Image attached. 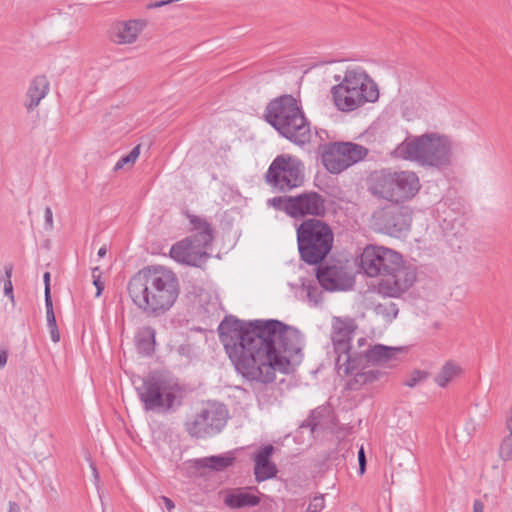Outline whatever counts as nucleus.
Listing matches in <instances>:
<instances>
[{
    "label": "nucleus",
    "instance_id": "obj_7",
    "mask_svg": "<svg viewBox=\"0 0 512 512\" xmlns=\"http://www.w3.org/2000/svg\"><path fill=\"white\" fill-rule=\"evenodd\" d=\"M421 188L420 180L413 171L383 169L370 175L368 191L376 198L394 204L413 199Z\"/></svg>",
    "mask_w": 512,
    "mask_h": 512
},
{
    "label": "nucleus",
    "instance_id": "obj_37",
    "mask_svg": "<svg viewBox=\"0 0 512 512\" xmlns=\"http://www.w3.org/2000/svg\"><path fill=\"white\" fill-rule=\"evenodd\" d=\"M473 512H484V504L480 500H475L473 503Z\"/></svg>",
    "mask_w": 512,
    "mask_h": 512
},
{
    "label": "nucleus",
    "instance_id": "obj_27",
    "mask_svg": "<svg viewBox=\"0 0 512 512\" xmlns=\"http://www.w3.org/2000/svg\"><path fill=\"white\" fill-rule=\"evenodd\" d=\"M374 311L386 321H392L398 314V308L393 302L380 303L375 306Z\"/></svg>",
    "mask_w": 512,
    "mask_h": 512
},
{
    "label": "nucleus",
    "instance_id": "obj_21",
    "mask_svg": "<svg viewBox=\"0 0 512 512\" xmlns=\"http://www.w3.org/2000/svg\"><path fill=\"white\" fill-rule=\"evenodd\" d=\"M462 374L461 366L453 360L444 363L434 378L436 384L445 388L452 380Z\"/></svg>",
    "mask_w": 512,
    "mask_h": 512
},
{
    "label": "nucleus",
    "instance_id": "obj_15",
    "mask_svg": "<svg viewBox=\"0 0 512 512\" xmlns=\"http://www.w3.org/2000/svg\"><path fill=\"white\" fill-rule=\"evenodd\" d=\"M266 182L280 191H289L304 182V166L294 156L283 154L277 156L266 173Z\"/></svg>",
    "mask_w": 512,
    "mask_h": 512
},
{
    "label": "nucleus",
    "instance_id": "obj_3",
    "mask_svg": "<svg viewBox=\"0 0 512 512\" xmlns=\"http://www.w3.org/2000/svg\"><path fill=\"white\" fill-rule=\"evenodd\" d=\"M133 303L146 315L158 317L169 311L179 293L176 274L163 266L150 267L135 275L128 283Z\"/></svg>",
    "mask_w": 512,
    "mask_h": 512
},
{
    "label": "nucleus",
    "instance_id": "obj_42",
    "mask_svg": "<svg viewBox=\"0 0 512 512\" xmlns=\"http://www.w3.org/2000/svg\"><path fill=\"white\" fill-rule=\"evenodd\" d=\"M93 472L95 473V475L97 476V471L95 468H93Z\"/></svg>",
    "mask_w": 512,
    "mask_h": 512
},
{
    "label": "nucleus",
    "instance_id": "obj_13",
    "mask_svg": "<svg viewBox=\"0 0 512 512\" xmlns=\"http://www.w3.org/2000/svg\"><path fill=\"white\" fill-rule=\"evenodd\" d=\"M273 208L292 218L322 217L326 212V199L315 191H305L295 196H279L268 200Z\"/></svg>",
    "mask_w": 512,
    "mask_h": 512
},
{
    "label": "nucleus",
    "instance_id": "obj_8",
    "mask_svg": "<svg viewBox=\"0 0 512 512\" xmlns=\"http://www.w3.org/2000/svg\"><path fill=\"white\" fill-rule=\"evenodd\" d=\"M188 218L194 233L174 244L170 256L179 263L200 266L209 257L207 250L213 241V229L205 218L195 215Z\"/></svg>",
    "mask_w": 512,
    "mask_h": 512
},
{
    "label": "nucleus",
    "instance_id": "obj_16",
    "mask_svg": "<svg viewBox=\"0 0 512 512\" xmlns=\"http://www.w3.org/2000/svg\"><path fill=\"white\" fill-rule=\"evenodd\" d=\"M144 27L145 23L138 20L117 22L111 27L110 38L116 44H131L136 41Z\"/></svg>",
    "mask_w": 512,
    "mask_h": 512
},
{
    "label": "nucleus",
    "instance_id": "obj_10",
    "mask_svg": "<svg viewBox=\"0 0 512 512\" xmlns=\"http://www.w3.org/2000/svg\"><path fill=\"white\" fill-rule=\"evenodd\" d=\"M401 351L399 348L375 345L372 348L357 350L354 354L355 361L351 362L349 375H354L348 382L350 389L356 390L359 387L372 383L378 379L379 372L371 366L380 365L391 367L397 360L396 355Z\"/></svg>",
    "mask_w": 512,
    "mask_h": 512
},
{
    "label": "nucleus",
    "instance_id": "obj_38",
    "mask_svg": "<svg viewBox=\"0 0 512 512\" xmlns=\"http://www.w3.org/2000/svg\"><path fill=\"white\" fill-rule=\"evenodd\" d=\"M161 499H162V501L164 502V504H165L166 508H167L169 511H171L172 509H174L175 505H174L173 501H172L170 498H168V497H166V496H162V497H161Z\"/></svg>",
    "mask_w": 512,
    "mask_h": 512
},
{
    "label": "nucleus",
    "instance_id": "obj_26",
    "mask_svg": "<svg viewBox=\"0 0 512 512\" xmlns=\"http://www.w3.org/2000/svg\"><path fill=\"white\" fill-rule=\"evenodd\" d=\"M46 307V318H47V326L49 328L50 336L53 342L57 343L60 340V333L58 331L56 318L53 310V303L51 296L47 297V301H45Z\"/></svg>",
    "mask_w": 512,
    "mask_h": 512
},
{
    "label": "nucleus",
    "instance_id": "obj_28",
    "mask_svg": "<svg viewBox=\"0 0 512 512\" xmlns=\"http://www.w3.org/2000/svg\"><path fill=\"white\" fill-rule=\"evenodd\" d=\"M139 155H140V145H137L129 152V154L121 157L118 160V162L114 166V170L115 171L120 170V169L124 168L125 166H130V167L133 166L134 163L136 162L137 158L139 157Z\"/></svg>",
    "mask_w": 512,
    "mask_h": 512
},
{
    "label": "nucleus",
    "instance_id": "obj_2",
    "mask_svg": "<svg viewBox=\"0 0 512 512\" xmlns=\"http://www.w3.org/2000/svg\"><path fill=\"white\" fill-rule=\"evenodd\" d=\"M360 268L366 276L379 278L376 289L384 297H400L417 278L415 268L406 264L400 253L384 246H366L360 256Z\"/></svg>",
    "mask_w": 512,
    "mask_h": 512
},
{
    "label": "nucleus",
    "instance_id": "obj_24",
    "mask_svg": "<svg viewBox=\"0 0 512 512\" xmlns=\"http://www.w3.org/2000/svg\"><path fill=\"white\" fill-rule=\"evenodd\" d=\"M185 430L190 436L196 438H205L210 436L207 422H205V416L202 413V410L194 415L191 419L186 421Z\"/></svg>",
    "mask_w": 512,
    "mask_h": 512
},
{
    "label": "nucleus",
    "instance_id": "obj_29",
    "mask_svg": "<svg viewBox=\"0 0 512 512\" xmlns=\"http://www.w3.org/2000/svg\"><path fill=\"white\" fill-rule=\"evenodd\" d=\"M428 378V373L425 371L415 370L404 381V385L413 388Z\"/></svg>",
    "mask_w": 512,
    "mask_h": 512
},
{
    "label": "nucleus",
    "instance_id": "obj_39",
    "mask_svg": "<svg viewBox=\"0 0 512 512\" xmlns=\"http://www.w3.org/2000/svg\"><path fill=\"white\" fill-rule=\"evenodd\" d=\"M7 363V353L6 351L0 350V367L5 366Z\"/></svg>",
    "mask_w": 512,
    "mask_h": 512
},
{
    "label": "nucleus",
    "instance_id": "obj_23",
    "mask_svg": "<svg viewBox=\"0 0 512 512\" xmlns=\"http://www.w3.org/2000/svg\"><path fill=\"white\" fill-rule=\"evenodd\" d=\"M317 279L326 290L333 291L341 288L340 271L336 267H326L319 270Z\"/></svg>",
    "mask_w": 512,
    "mask_h": 512
},
{
    "label": "nucleus",
    "instance_id": "obj_36",
    "mask_svg": "<svg viewBox=\"0 0 512 512\" xmlns=\"http://www.w3.org/2000/svg\"><path fill=\"white\" fill-rule=\"evenodd\" d=\"M356 350H362L365 348H372V346L369 344L368 340L365 337H361L357 340V344L353 345Z\"/></svg>",
    "mask_w": 512,
    "mask_h": 512
},
{
    "label": "nucleus",
    "instance_id": "obj_22",
    "mask_svg": "<svg viewBox=\"0 0 512 512\" xmlns=\"http://www.w3.org/2000/svg\"><path fill=\"white\" fill-rule=\"evenodd\" d=\"M155 330L150 327H142L136 334V344L140 353L151 355L155 346Z\"/></svg>",
    "mask_w": 512,
    "mask_h": 512
},
{
    "label": "nucleus",
    "instance_id": "obj_20",
    "mask_svg": "<svg viewBox=\"0 0 512 512\" xmlns=\"http://www.w3.org/2000/svg\"><path fill=\"white\" fill-rule=\"evenodd\" d=\"M210 436L219 433L227 422V411L221 405L208 404L202 409Z\"/></svg>",
    "mask_w": 512,
    "mask_h": 512
},
{
    "label": "nucleus",
    "instance_id": "obj_40",
    "mask_svg": "<svg viewBox=\"0 0 512 512\" xmlns=\"http://www.w3.org/2000/svg\"><path fill=\"white\" fill-rule=\"evenodd\" d=\"M20 509H19V506L14 503V502H10L9 503V511L8 512H19Z\"/></svg>",
    "mask_w": 512,
    "mask_h": 512
},
{
    "label": "nucleus",
    "instance_id": "obj_41",
    "mask_svg": "<svg viewBox=\"0 0 512 512\" xmlns=\"http://www.w3.org/2000/svg\"><path fill=\"white\" fill-rule=\"evenodd\" d=\"M106 254V248L105 247H101L98 251V256L99 257H104Z\"/></svg>",
    "mask_w": 512,
    "mask_h": 512
},
{
    "label": "nucleus",
    "instance_id": "obj_12",
    "mask_svg": "<svg viewBox=\"0 0 512 512\" xmlns=\"http://www.w3.org/2000/svg\"><path fill=\"white\" fill-rule=\"evenodd\" d=\"M331 340L337 355L335 366L341 376H348L351 362L355 361L356 348L350 340L357 329V324L350 317H333L331 322Z\"/></svg>",
    "mask_w": 512,
    "mask_h": 512
},
{
    "label": "nucleus",
    "instance_id": "obj_17",
    "mask_svg": "<svg viewBox=\"0 0 512 512\" xmlns=\"http://www.w3.org/2000/svg\"><path fill=\"white\" fill-rule=\"evenodd\" d=\"M274 447L267 445L261 448L255 455L254 474L257 482L271 479L277 474L276 465L270 461Z\"/></svg>",
    "mask_w": 512,
    "mask_h": 512
},
{
    "label": "nucleus",
    "instance_id": "obj_9",
    "mask_svg": "<svg viewBox=\"0 0 512 512\" xmlns=\"http://www.w3.org/2000/svg\"><path fill=\"white\" fill-rule=\"evenodd\" d=\"M333 240L332 229L319 219H307L297 228L299 253L308 264L320 263L332 249Z\"/></svg>",
    "mask_w": 512,
    "mask_h": 512
},
{
    "label": "nucleus",
    "instance_id": "obj_1",
    "mask_svg": "<svg viewBox=\"0 0 512 512\" xmlns=\"http://www.w3.org/2000/svg\"><path fill=\"white\" fill-rule=\"evenodd\" d=\"M218 331L236 370L251 382L271 383L276 372H288L290 364L299 363L303 356L300 331L278 320L225 318Z\"/></svg>",
    "mask_w": 512,
    "mask_h": 512
},
{
    "label": "nucleus",
    "instance_id": "obj_14",
    "mask_svg": "<svg viewBox=\"0 0 512 512\" xmlns=\"http://www.w3.org/2000/svg\"><path fill=\"white\" fill-rule=\"evenodd\" d=\"M321 162L332 174H339L363 160L368 149L353 142H330L319 147Z\"/></svg>",
    "mask_w": 512,
    "mask_h": 512
},
{
    "label": "nucleus",
    "instance_id": "obj_11",
    "mask_svg": "<svg viewBox=\"0 0 512 512\" xmlns=\"http://www.w3.org/2000/svg\"><path fill=\"white\" fill-rule=\"evenodd\" d=\"M136 390L146 411L166 413L180 404L178 384L158 373L144 378Z\"/></svg>",
    "mask_w": 512,
    "mask_h": 512
},
{
    "label": "nucleus",
    "instance_id": "obj_6",
    "mask_svg": "<svg viewBox=\"0 0 512 512\" xmlns=\"http://www.w3.org/2000/svg\"><path fill=\"white\" fill-rule=\"evenodd\" d=\"M338 84L331 88L335 106L343 112H351L367 102L379 98V89L375 81L361 67L349 68L344 76L335 75Z\"/></svg>",
    "mask_w": 512,
    "mask_h": 512
},
{
    "label": "nucleus",
    "instance_id": "obj_4",
    "mask_svg": "<svg viewBox=\"0 0 512 512\" xmlns=\"http://www.w3.org/2000/svg\"><path fill=\"white\" fill-rule=\"evenodd\" d=\"M394 155L422 167L440 169L451 164L452 141L437 132L408 137L396 147Z\"/></svg>",
    "mask_w": 512,
    "mask_h": 512
},
{
    "label": "nucleus",
    "instance_id": "obj_31",
    "mask_svg": "<svg viewBox=\"0 0 512 512\" xmlns=\"http://www.w3.org/2000/svg\"><path fill=\"white\" fill-rule=\"evenodd\" d=\"M325 507V499L323 495H318L311 499L306 512H321Z\"/></svg>",
    "mask_w": 512,
    "mask_h": 512
},
{
    "label": "nucleus",
    "instance_id": "obj_18",
    "mask_svg": "<svg viewBox=\"0 0 512 512\" xmlns=\"http://www.w3.org/2000/svg\"><path fill=\"white\" fill-rule=\"evenodd\" d=\"M223 502L231 509H241L257 506L260 503V497L246 488H233L224 492Z\"/></svg>",
    "mask_w": 512,
    "mask_h": 512
},
{
    "label": "nucleus",
    "instance_id": "obj_34",
    "mask_svg": "<svg viewBox=\"0 0 512 512\" xmlns=\"http://www.w3.org/2000/svg\"><path fill=\"white\" fill-rule=\"evenodd\" d=\"M44 217L46 228L49 230L53 229V213L50 207H46Z\"/></svg>",
    "mask_w": 512,
    "mask_h": 512
},
{
    "label": "nucleus",
    "instance_id": "obj_19",
    "mask_svg": "<svg viewBox=\"0 0 512 512\" xmlns=\"http://www.w3.org/2000/svg\"><path fill=\"white\" fill-rule=\"evenodd\" d=\"M49 92V81L45 76H37L31 82L26 92L24 106L27 111H33Z\"/></svg>",
    "mask_w": 512,
    "mask_h": 512
},
{
    "label": "nucleus",
    "instance_id": "obj_25",
    "mask_svg": "<svg viewBox=\"0 0 512 512\" xmlns=\"http://www.w3.org/2000/svg\"><path fill=\"white\" fill-rule=\"evenodd\" d=\"M234 457L230 455H218L206 457L201 460L203 466L214 469L216 471H221L233 464Z\"/></svg>",
    "mask_w": 512,
    "mask_h": 512
},
{
    "label": "nucleus",
    "instance_id": "obj_35",
    "mask_svg": "<svg viewBox=\"0 0 512 512\" xmlns=\"http://www.w3.org/2000/svg\"><path fill=\"white\" fill-rule=\"evenodd\" d=\"M43 280H44V284H45V291H44L45 301H47V297L51 296V293H50V273L49 272L44 273Z\"/></svg>",
    "mask_w": 512,
    "mask_h": 512
},
{
    "label": "nucleus",
    "instance_id": "obj_32",
    "mask_svg": "<svg viewBox=\"0 0 512 512\" xmlns=\"http://www.w3.org/2000/svg\"><path fill=\"white\" fill-rule=\"evenodd\" d=\"M359 473L362 475L366 469V456L364 448L361 447L358 451Z\"/></svg>",
    "mask_w": 512,
    "mask_h": 512
},
{
    "label": "nucleus",
    "instance_id": "obj_5",
    "mask_svg": "<svg viewBox=\"0 0 512 512\" xmlns=\"http://www.w3.org/2000/svg\"><path fill=\"white\" fill-rule=\"evenodd\" d=\"M265 119L283 137L299 146L310 141V124L297 100L291 95L270 101L265 110Z\"/></svg>",
    "mask_w": 512,
    "mask_h": 512
},
{
    "label": "nucleus",
    "instance_id": "obj_30",
    "mask_svg": "<svg viewBox=\"0 0 512 512\" xmlns=\"http://www.w3.org/2000/svg\"><path fill=\"white\" fill-rule=\"evenodd\" d=\"M13 267L12 265L5 266V281H4V294L8 296L12 303H14L13 285L11 282Z\"/></svg>",
    "mask_w": 512,
    "mask_h": 512
},
{
    "label": "nucleus",
    "instance_id": "obj_33",
    "mask_svg": "<svg viewBox=\"0 0 512 512\" xmlns=\"http://www.w3.org/2000/svg\"><path fill=\"white\" fill-rule=\"evenodd\" d=\"M96 271H98V268H95V269L93 270V278H94L93 283H94V285H95V287H96V290H97V291H96V296H97V297H99V296L101 295V293H102L103 289H104V284L100 281L99 276H96V275H95V272H96Z\"/></svg>",
    "mask_w": 512,
    "mask_h": 512
}]
</instances>
